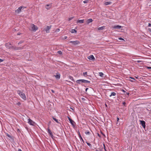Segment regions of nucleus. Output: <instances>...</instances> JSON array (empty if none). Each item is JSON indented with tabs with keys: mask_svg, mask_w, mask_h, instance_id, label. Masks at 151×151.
Wrapping results in <instances>:
<instances>
[{
	"mask_svg": "<svg viewBox=\"0 0 151 151\" xmlns=\"http://www.w3.org/2000/svg\"><path fill=\"white\" fill-rule=\"evenodd\" d=\"M79 138H80V139L82 141V142H84L83 140V139L82 138V137H81V136L80 134Z\"/></svg>",
	"mask_w": 151,
	"mask_h": 151,
	"instance_id": "nucleus-27",
	"label": "nucleus"
},
{
	"mask_svg": "<svg viewBox=\"0 0 151 151\" xmlns=\"http://www.w3.org/2000/svg\"><path fill=\"white\" fill-rule=\"evenodd\" d=\"M148 26L149 27H151V24L149 23L148 25Z\"/></svg>",
	"mask_w": 151,
	"mask_h": 151,
	"instance_id": "nucleus-38",
	"label": "nucleus"
},
{
	"mask_svg": "<svg viewBox=\"0 0 151 151\" xmlns=\"http://www.w3.org/2000/svg\"><path fill=\"white\" fill-rule=\"evenodd\" d=\"M31 27L32 30L33 32H35L38 29L37 27L34 24H31Z\"/></svg>",
	"mask_w": 151,
	"mask_h": 151,
	"instance_id": "nucleus-4",
	"label": "nucleus"
},
{
	"mask_svg": "<svg viewBox=\"0 0 151 151\" xmlns=\"http://www.w3.org/2000/svg\"><path fill=\"white\" fill-rule=\"evenodd\" d=\"M71 32L72 33H76L77 32V31L75 29H71Z\"/></svg>",
	"mask_w": 151,
	"mask_h": 151,
	"instance_id": "nucleus-20",
	"label": "nucleus"
},
{
	"mask_svg": "<svg viewBox=\"0 0 151 151\" xmlns=\"http://www.w3.org/2000/svg\"><path fill=\"white\" fill-rule=\"evenodd\" d=\"M13 49L15 50H22L23 48L21 47H14Z\"/></svg>",
	"mask_w": 151,
	"mask_h": 151,
	"instance_id": "nucleus-16",
	"label": "nucleus"
},
{
	"mask_svg": "<svg viewBox=\"0 0 151 151\" xmlns=\"http://www.w3.org/2000/svg\"><path fill=\"white\" fill-rule=\"evenodd\" d=\"M140 124L143 128H145V122L143 120H139Z\"/></svg>",
	"mask_w": 151,
	"mask_h": 151,
	"instance_id": "nucleus-7",
	"label": "nucleus"
},
{
	"mask_svg": "<svg viewBox=\"0 0 151 151\" xmlns=\"http://www.w3.org/2000/svg\"><path fill=\"white\" fill-rule=\"evenodd\" d=\"M119 120V118L117 117V121H118V120Z\"/></svg>",
	"mask_w": 151,
	"mask_h": 151,
	"instance_id": "nucleus-45",
	"label": "nucleus"
},
{
	"mask_svg": "<svg viewBox=\"0 0 151 151\" xmlns=\"http://www.w3.org/2000/svg\"><path fill=\"white\" fill-rule=\"evenodd\" d=\"M74 18V17H70L68 18V20L69 21H70L71 20H72V19H73Z\"/></svg>",
	"mask_w": 151,
	"mask_h": 151,
	"instance_id": "nucleus-28",
	"label": "nucleus"
},
{
	"mask_svg": "<svg viewBox=\"0 0 151 151\" xmlns=\"http://www.w3.org/2000/svg\"><path fill=\"white\" fill-rule=\"evenodd\" d=\"M85 133L86 135H89L91 133L89 131L85 132Z\"/></svg>",
	"mask_w": 151,
	"mask_h": 151,
	"instance_id": "nucleus-26",
	"label": "nucleus"
},
{
	"mask_svg": "<svg viewBox=\"0 0 151 151\" xmlns=\"http://www.w3.org/2000/svg\"><path fill=\"white\" fill-rule=\"evenodd\" d=\"M147 68L148 69H151V67H147Z\"/></svg>",
	"mask_w": 151,
	"mask_h": 151,
	"instance_id": "nucleus-39",
	"label": "nucleus"
},
{
	"mask_svg": "<svg viewBox=\"0 0 151 151\" xmlns=\"http://www.w3.org/2000/svg\"><path fill=\"white\" fill-rule=\"evenodd\" d=\"M116 95V93H115L114 92H111V94L109 95L110 97H111L112 96H115Z\"/></svg>",
	"mask_w": 151,
	"mask_h": 151,
	"instance_id": "nucleus-22",
	"label": "nucleus"
},
{
	"mask_svg": "<svg viewBox=\"0 0 151 151\" xmlns=\"http://www.w3.org/2000/svg\"><path fill=\"white\" fill-rule=\"evenodd\" d=\"M76 82L78 84H81L83 83H90V81L84 79H79L77 80Z\"/></svg>",
	"mask_w": 151,
	"mask_h": 151,
	"instance_id": "nucleus-1",
	"label": "nucleus"
},
{
	"mask_svg": "<svg viewBox=\"0 0 151 151\" xmlns=\"http://www.w3.org/2000/svg\"><path fill=\"white\" fill-rule=\"evenodd\" d=\"M18 93L19 96L24 100L26 99V97L25 94L23 92H21L20 91L18 90L17 91Z\"/></svg>",
	"mask_w": 151,
	"mask_h": 151,
	"instance_id": "nucleus-2",
	"label": "nucleus"
},
{
	"mask_svg": "<svg viewBox=\"0 0 151 151\" xmlns=\"http://www.w3.org/2000/svg\"><path fill=\"white\" fill-rule=\"evenodd\" d=\"M102 149H101L100 150V151H102Z\"/></svg>",
	"mask_w": 151,
	"mask_h": 151,
	"instance_id": "nucleus-47",
	"label": "nucleus"
},
{
	"mask_svg": "<svg viewBox=\"0 0 151 151\" xmlns=\"http://www.w3.org/2000/svg\"><path fill=\"white\" fill-rule=\"evenodd\" d=\"M23 42L22 41H20L18 43V44H20L22 43Z\"/></svg>",
	"mask_w": 151,
	"mask_h": 151,
	"instance_id": "nucleus-35",
	"label": "nucleus"
},
{
	"mask_svg": "<svg viewBox=\"0 0 151 151\" xmlns=\"http://www.w3.org/2000/svg\"><path fill=\"white\" fill-rule=\"evenodd\" d=\"M68 120L69 121L70 123L73 126H74V121L73 120H72L71 118H70L68 116Z\"/></svg>",
	"mask_w": 151,
	"mask_h": 151,
	"instance_id": "nucleus-10",
	"label": "nucleus"
},
{
	"mask_svg": "<svg viewBox=\"0 0 151 151\" xmlns=\"http://www.w3.org/2000/svg\"><path fill=\"white\" fill-rule=\"evenodd\" d=\"M26 8V7H25L23 6L19 7L17 9L15 10V12L17 13H19L21 12L22 10H23L24 8Z\"/></svg>",
	"mask_w": 151,
	"mask_h": 151,
	"instance_id": "nucleus-3",
	"label": "nucleus"
},
{
	"mask_svg": "<svg viewBox=\"0 0 151 151\" xmlns=\"http://www.w3.org/2000/svg\"><path fill=\"white\" fill-rule=\"evenodd\" d=\"M88 58L90 60H94L95 58L93 55H91L88 57Z\"/></svg>",
	"mask_w": 151,
	"mask_h": 151,
	"instance_id": "nucleus-12",
	"label": "nucleus"
},
{
	"mask_svg": "<svg viewBox=\"0 0 151 151\" xmlns=\"http://www.w3.org/2000/svg\"><path fill=\"white\" fill-rule=\"evenodd\" d=\"M57 52L60 55H61L62 54V52L61 51H58Z\"/></svg>",
	"mask_w": 151,
	"mask_h": 151,
	"instance_id": "nucleus-29",
	"label": "nucleus"
},
{
	"mask_svg": "<svg viewBox=\"0 0 151 151\" xmlns=\"http://www.w3.org/2000/svg\"><path fill=\"white\" fill-rule=\"evenodd\" d=\"M122 27L120 25H115L114 26L113 28L114 29H120Z\"/></svg>",
	"mask_w": 151,
	"mask_h": 151,
	"instance_id": "nucleus-11",
	"label": "nucleus"
},
{
	"mask_svg": "<svg viewBox=\"0 0 151 151\" xmlns=\"http://www.w3.org/2000/svg\"><path fill=\"white\" fill-rule=\"evenodd\" d=\"M80 133L79 132V137H80Z\"/></svg>",
	"mask_w": 151,
	"mask_h": 151,
	"instance_id": "nucleus-54",
	"label": "nucleus"
},
{
	"mask_svg": "<svg viewBox=\"0 0 151 151\" xmlns=\"http://www.w3.org/2000/svg\"><path fill=\"white\" fill-rule=\"evenodd\" d=\"M5 45L6 48H10L12 46L11 44L9 43H7Z\"/></svg>",
	"mask_w": 151,
	"mask_h": 151,
	"instance_id": "nucleus-14",
	"label": "nucleus"
},
{
	"mask_svg": "<svg viewBox=\"0 0 151 151\" xmlns=\"http://www.w3.org/2000/svg\"><path fill=\"white\" fill-rule=\"evenodd\" d=\"M122 91L124 92H125V91L124 90H122Z\"/></svg>",
	"mask_w": 151,
	"mask_h": 151,
	"instance_id": "nucleus-48",
	"label": "nucleus"
},
{
	"mask_svg": "<svg viewBox=\"0 0 151 151\" xmlns=\"http://www.w3.org/2000/svg\"><path fill=\"white\" fill-rule=\"evenodd\" d=\"M52 7V4H48L46 5L45 6V8L46 9H50Z\"/></svg>",
	"mask_w": 151,
	"mask_h": 151,
	"instance_id": "nucleus-13",
	"label": "nucleus"
},
{
	"mask_svg": "<svg viewBox=\"0 0 151 151\" xmlns=\"http://www.w3.org/2000/svg\"><path fill=\"white\" fill-rule=\"evenodd\" d=\"M88 0H85V1H83V2L85 3V4H86V3H88Z\"/></svg>",
	"mask_w": 151,
	"mask_h": 151,
	"instance_id": "nucleus-32",
	"label": "nucleus"
},
{
	"mask_svg": "<svg viewBox=\"0 0 151 151\" xmlns=\"http://www.w3.org/2000/svg\"><path fill=\"white\" fill-rule=\"evenodd\" d=\"M99 75L100 76L102 77L104 75V74L102 72H99Z\"/></svg>",
	"mask_w": 151,
	"mask_h": 151,
	"instance_id": "nucleus-25",
	"label": "nucleus"
},
{
	"mask_svg": "<svg viewBox=\"0 0 151 151\" xmlns=\"http://www.w3.org/2000/svg\"><path fill=\"white\" fill-rule=\"evenodd\" d=\"M105 105L106 106V107L107 106V105L106 104H105Z\"/></svg>",
	"mask_w": 151,
	"mask_h": 151,
	"instance_id": "nucleus-51",
	"label": "nucleus"
},
{
	"mask_svg": "<svg viewBox=\"0 0 151 151\" xmlns=\"http://www.w3.org/2000/svg\"><path fill=\"white\" fill-rule=\"evenodd\" d=\"M67 38V36H65L63 38L64 39H66Z\"/></svg>",
	"mask_w": 151,
	"mask_h": 151,
	"instance_id": "nucleus-41",
	"label": "nucleus"
},
{
	"mask_svg": "<svg viewBox=\"0 0 151 151\" xmlns=\"http://www.w3.org/2000/svg\"><path fill=\"white\" fill-rule=\"evenodd\" d=\"M148 31H149L150 32H151V28H148Z\"/></svg>",
	"mask_w": 151,
	"mask_h": 151,
	"instance_id": "nucleus-42",
	"label": "nucleus"
},
{
	"mask_svg": "<svg viewBox=\"0 0 151 151\" xmlns=\"http://www.w3.org/2000/svg\"><path fill=\"white\" fill-rule=\"evenodd\" d=\"M130 81L131 82H133V81H132V80H130Z\"/></svg>",
	"mask_w": 151,
	"mask_h": 151,
	"instance_id": "nucleus-52",
	"label": "nucleus"
},
{
	"mask_svg": "<svg viewBox=\"0 0 151 151\" xmlns=\"http://www.w3.org/2000/svg\"><path fill=\"white\" fill-rule=\"evenodd\" d=\"M137 62H140V61H137Z\"/></svg>",
	"mask_w": 151,
	"mask_h": 151,
	"instance_id": "nucleus-55",
	"label": "nucleus"
},
{
	"mask_svg": "<svg viewBox=\"0 0 151 151\" xmlns=\"http://www.w3.org/2000/svg\"><path fill=\"white\" fill-rule=\"evenodd\" d=\"M51 91H52V92L53 93H55V91L54 90H53L52 89L51 90Z\"/></svg>",
	"mask_w": 151,
	"mask_h": 151,
	"instance_id": "nucleus-40",
	"label": "nucleus"
},
{
	"mask_svg": "<svg viewBox=\"0 0 151 151\" xmlns=\"http://www.w3.org/2000/svg\"><path fill=\"white\" fill-rule=\"evenodd\" d=\"M130 78L132 79H133L134 80V78H133V77H130Z\"/></svg>",
	"mask_w": 151,
	"mask_h": 151,
	"instance_id": "nucleus-43",
	"label": "nucleus"
},
{
	"mask_svg": "<svg viewBox=\"0 0 151 151\" xmlns=\"http://www.w3.org/2000/svg\"><path fill=\"white\" fill-rule=\"evenodd\" d=\"M96 151H99L98 150L96 149Z\"/></svg>",
	"mask_w": 151,
	"mask_h": 151,
	"instance_id": "nucleus-50",
	"label": "nucleus"
},
{
	"mask_svg": "<svg viewBox=\"0 0 151 151\" xmlns=\"http://www.w3.org/2000/svg\"><path fill=\"white\" fill-rule=\"evenodd\" d=\"M20 33H18L17 34V35H20Z\"/></svg>",
	"mask_w": 151,
	"mask_h": 151,
	"instance_id": "nucleus-49",
	"label": "nucleus"
},
{
	"mask_svg": "<svg viewBox=\"0 0 151 151\" xmlns=\"http://www.w3.org/2000/svg\"><path fill=\"white\" fill-rule=\"evenodd\" d=\"M136 78H137V77H136Z\"/></svg>",
	"mask_w": 151,
	"mask_h": 151,
	"instance_id": "nucleus-58",
	"label": "nucleus"
},
{
	"mask_svg": "<svg viewBox=\"0 0 151 151\" xmlns=\"http://www.w3.org/2000/svg\"><path fill=\"white\" fill-rule=\"evenodd\" d=\"M70 43H72V44L74 45H76L80 43V42L78 40H76L75 41H70Z\"/></svg>",
	"mask_w": 151,
	"mask_h": 151,
	"instance_id": "nucleus-5",
	"label": "nucleus"
},
{
	"mask_svg": "<svg viewBox=\"0 0 151 151\" xmlns=\"http://www.w3.org/2000/svg\"><path fill=\"white\" fill-rule=\"evenodd\" d=\"M111 2L110 1L106 2L104 3V4L105 5H107L110 4H111Z\"/></svg>",
	"mask_w": 151,
	"mask_h": 151,
	"instance_id": "nucleus-19",
	"label": "nucleus"
},
{
	"mask_svg": "<svg viewBox=\"0 0 151 151\" xmlns=\"http://www.w3.org/2000/svg\"><path fill=\"white\" fill-rule=\"evenodd\" d=\"M59 29H58V31H59Z\"/></svg>",
	"mask_w": 151,
	"mask_h": 151,
	"instance_id": "nucleus-56",
	"label": "nucleus"
},
{
	"mask_svg": "<svg viewBox=\"0 0 151 151\" xmlns=\"http://www.w3.org/2000/svg\"><path fill=\"white\" fill-rule=\"evenodd\" d=\"M84 19L78 20L77 21V22L81 24L83 23L84 22Z\"/></svg>",
	"mask_w": 151,
	"mask_h": 151,
	"instance_id": "nucleus-17",
	"label": "nucleus"
},
{
	"mask_svg": "<svg viewBox=\"0 0 151 151\" xmlns=\"http://www.w3.org/2000/svg\"><path fill=\"white\" fill-rule=\"evenodd\" d=\"M93 21V20L91 19H88L87 21V23L88 24H89L91 22Z\"/></svg>",
	"mask_w": 151,
	"mask_h": 151,
	"instance_id": "nucleus-18",
	"label": "nucleus"
},
{
	"mask_svg": "<svg viewBox=\"0 0 151 151\" xmlns=\"http://www.w3.org/2000/svg\"><path fill=\"white\" fill-rule=\"evenodd\" d=\"M54 76L55 77L56 79H59L60 78V75L58 73H56V75H54Z\"/></svg>",
	"mask_w": 151,
	"mask_h": 151,
	"instance_id": "nucleus-9",
	"label": "nucleus"
},
{
	"mask_svg": "<svg viewBox=\"0 0 151 151\" xmlns=\"http://www.w3.org/2000/svg\"><path fill=\"white\" fill-rule=\"evenodd\" d=\"M105 28L104 26H102L100 27H99L98 29V30H103Z\"/></svg>",
	"mask_w": 151,
	"mask_h": 151,
	"instance_id": "nucleus-21",
	"label": "nucleus"
},
{
	"mask_svg": "<svg viewBox=\"0 0 151 151\" xmlns=\"http://www.w3.org/2000/svg\"><path fill=\"white\" fill-rule=\"evenodd\" d=\"M51 27L49 26H47L45 29V30L47 33H49V30L50 29Z\"/></svg>",
	"mask_w": 151,
	"mask_h": 151,
	"instance_id": "nucleus-15",
	"label": "nucleus"
},
{
	"mask_svg": "<svg viewBox=\"0 0 151 151\" xmlns=\"http://www.w3.org/2000/svg\"><path fill=\"white\" fill-rule=\"evenodd\" d=\"M6 135H7V137H8L9 138H11V137H11V136L9 134H7V133L6 134Z\"/></svg>",
	"mask_w": 151,
	"mask_h": 151,
	"instance_id": "nucleus-31",
	"label": "nucleus"
},
{
	"mask_svg": "<svg viewBox=\"0 0 151 151\" xmlns=\"http://www.w3.org/2000/svg\"><path fill=\"white\" fill-rule=\"evenodd\" d=\"M4 60L1 59H0V63L3 61Z\"/></svg>",
	"mask_w": 151,
	"mask_h": 151,
	"instance_id": "nucleus-36",
	"label": "nucleus"
},
{
	"mask_svg": "<svg viewBox=\"0 0 151 151\" xmlns=\"http://www.w3.org/2000/svg\"><path fill=\"white\" fill-rule=\"evenodd\" d=\"M86 143H87V145L89 147L91 146V145L90 143H88V142H86Z\"/></svg>",
	"mask_w": 151,
	"mask_h": 151,
	"instance_id": "nucleus-30",
	"label": "nucleus"
},
{
	"mask_svg": "<svg viewBox=\"0 0 151 151\" xmlns=\"http://www.w3.org/2000/svg\"><path fill=\"white\" fill-rule=\"evenodd\" d=\"M18 151H22V150L20 149H19V150H18Z\"/></svg>",
	"mask_w": 151,
	"mask_h": 151,
	"instance_id": "nucleus-46",
	"label": "nucleus"
},
{
	"mask_svg": "<svg viewBox=\"0 0 151 151\" xmlns=\"http://www.w3.org/2000/svg\"><path fill=\"white\" fill-rule=\"evenodd\" d=\"M119 40H124V39L121 37H120L119 38Z\"/></svg>",
	"mask_w": 151,
	"mask_h": 151,
	"instance_id": "nucleus-34",
	"label": "nucleus"
},
{
	"mask_svg": "<svg viewBox=\"0 0 151 151\" xmlns=\"http://www.w3.org/2000/svg\"><path fill=\"white\" fill-rule=\"evenodd\" d=\"M59 29H58V31H59Z\"/></svg>",
	"mask_w": 151,
	"mask_h": 151,
	"instance_id": "nucleus-57",
	"label": "nucleus"
},
{
	"mask_svg": "<svg viewBox=\"0 0 151 151\" xmlns=\"http://www.w3.org/2000/svg\"><path fill=\"white\" fill-rule=\"evenodd\" d=\"M83 76L84 77H86L87 75V72H85L83 73Z\"/></svg>",
	"mask_w": 151,
	"mask_h": 151,
	"instance_id": "nucleus-24",
	"label": "nucleus"
},
{
	"mask_svg": "<svg viewBox=\"0 0 151 151\" xmlns=\"http://www.w3.org/2000/svg\"><path fill=\"white\" fill-rule=\"evenodd\" d=\"M47 132L49 134L52 138H53V136L49 128L47 129Z\"/></svg>",
	"mask_w": 151,
	"mask_h": 151,
	"instance_id": "nucleus-8",
	"label": "nucleus"
},
{
	"mask_svg": "<svg viewBox=\"0 0 151 151\" xmlns=\"http://www.w3.org/2000/svg\"><path fill=\"white\" fill-rule=\"evenodd\" d=\"M52 119H53L57 123H59V122L58 120L56 118H54V117H52Z\"/></svg>",
	"mask_w": 151,
	"mask_h": 151,
	"instance_id": "nucleus-23",
	"label": "nucleus"
},
{
	"mask_svg": "<svg viewBox=\"0 0 151 151\" xmlns=\"http://www.w3.org/2000/svg\"><path fill=\"white\" fill-rule=\"evenodd\" d=\"M127 93V94L128 95H129V93Z\"/></svg>",
	"mask_w": 151,
	"mask_h": 151,
	"instance_id": "nucleus-53",
	"label": "nucleus"
},
{
	"mask_svg": "<svg viewBox=\"0 0 151 151\" xmlns=\"http://www.w3.org/2000/svg\"><path fill=\"white\" fill-rule=\"evenodd\" d=\"M88 89V88H86V91Z\"/></svg>",
	"mask_w": 151,
	"mask_h": 151,
	"instance_id": "nucleus-44",
	"label": "nucleus"
},
{
	"mask_svg": "<svg viewBox=\"0 0 151 151\" xmlns=\"http://www.w3.org/2000/svg\"><path fill=\"white\" fill-rule=\"evenodd\" d=\"M122 104L124 106H125V105L126 104V103L125 102H122Z\"/></svg>",
	"mask_w": 151,
	"mask_h": 151,
	"instance_id": "nucleus-37",
	"label": "nucleus"
},
{
	"mask_svg": "<svg viewBox=\"0 0 151 151\" xmlns=\"http://www.w3.org/2000/svg\"><path fill=\"white\" fill-rule=\"evenodd\" d=\"M28 123L30 125L34 126L35 125V123L34 122L31 120L30 119H28Z\"/></svg>",
	"mask_w": 151,
	"mask_h": 151,
	"instance_id": "nucleus-6",
	"label": "nucleus"
},
{
	"mask_svg": "<svg viewBox=\"0 0 151 151\" xmlns=\"http://www.w3.org/2000/svg\"><path fill=\"white\" fill-rule=\"evenodd\" d=\"M104 148L105 151H106V147L105 146V145L104 144H103Z\"/></svg>",
	"mask_w": 151,
	"mask_h": 151,
	"instance_id": "nucleus-33",
	"label": "nucleus"
}]
</instances>
